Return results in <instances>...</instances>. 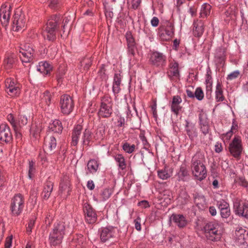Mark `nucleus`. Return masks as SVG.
Here are the masks:
<instances>
[{"label": "nucleus", "instance_id": "1", "mask_svg": "<svg viewBox=\"0 0 248 248\" xmlns=\"http://www.w3.org/2000/svg\"><path fill=\"white\" fill-rule=\"evenodd\" d=\"M191 169L193 176L197 180L201 181L206 177L207 170L201 154H197L192 157Z\"/></svg>", "mask_w": 248, "mask_h": 248}, {"label": "nucleus", "instance_id": "2", "mask_svg": "<svg viewBox=\"0 0 248 248\" xmlns=\"http://www.w3.org/2000/svg\"><path fill=\"white\" fill-rule=\"evenodd\" d=\"M68 225L62 221L56 222L49 235V242L51 245L60 244L65 234Z\"/></svg>", "mask_w": 248, "mask_h": 248}, {"label": "nucleus", "instance_id": "3", "mask_svg": "<svg viewBox=\"0 0 248 248\" xmlns=\"http://www.w3.org/2000/svg\"><path fill=\"white\" fill-rule=\"evenodd\" d=\"M61 19L60 15L54 16L50 19L46 24L43 35L45 39L50 41H53L56 38V33L58 25Z\"/></svg>", "mask_w": 248, "mask_h": 248}, {"label": "nucleus", "instance_id": "4", "mask_svg": "<svg viewBox=\"0 0 248 248\" xmlns=\"http://www.w3.org/2000/svg\"><path fill=\"white\" fill-rule=\"evenodd\" d=\"M112 100L110 97L106 95L101 99L100 107L98 112L99 117L108 118L112 113Z\"/></svg>", "mask_w": 248, "mask_h": 248}, {"label": "nucleus", "instance_id": "5", "mask_svg": "<svg viewBox=\"0 0 248 248\" xmlns=\"http://www.w3.org/2000/svg\"><path fill=\"white\" fill-rule=\"evenodd\" d=\"M228 148L233 157L239 158L243 150L241 138L238 136H235L230 142Z\"/></svg>", "mask_w": 248, "mask_h": 248}, {"label": "nucleus", "instance_id": "6", "mask_svg": "<svg viewBox=\"0 0 248 248\" xmlns=\"http://www.w3.org/2000/svg\"><path fill=\"white\" fill-rule=\"evenodd\" d=\"M59 105L61 112L64 115H69L75 106L72 98L68 94H63L61 96Z\"/></svg>", "mask_w": 248, "mask_h": 248}, {"label": "nucleus", "instance_id": "7", "mask_svg": "<svg viewBox=\"0 0 248 248\" xmlns=\"http://www.w3.org/2000/svg\"><path fill=\"white\" fill-rule=\"evenodd\" d=\"M233 210L239 217L248 219V201L235 199L233 201Z\"/></svg>", "mask_w": 248, "mask_h": 248}, {"label": "nucleus", "instance_id": "8", "mask_svg": "<svg viewBox=\"0 0 248 248\" xmlns=\"http://www.w3.org/2000/svg\"><path fill=\"white\" fill-rule=\"evenodd\" d=\"M174 31L173 24L168 21L162 24L158 28V35L163 40H168L171 38Z\"/></svg>", "mask_w": 248, "mask_h": 248}, {"label": "nucleus", "instance_id": "9", "mask_svg": "<svg viewBox=\"0 0 248 248\" xmlns=\"http://www.w3.org/2000/svg\"><path fill=\"white\" fill-rule=\"evenodd\" d=\"M149 61L153 66L159 68H164L167 64V57L163 53L158 51H154L150 54Z\"/></svg>", "mask_w": 248, "mask_h": 248}, {"label": "nucleus", "instance_id": "10", "mask_svg": "<svg viewBox=\"0 0 248 248\" xmlns=\"http://www.w3.org/2000/svg\"><path fill=\"white\" fill-rule=\"evenodd\" d=\"M26 24V19L24 14L20 11L16 12L12 22V30L15 31H18L24 30Z\"/></svg>", "mask_w": 248, "mask_h": 248}, {"label": "nucleus", "instance_id": "11", "mask_svg": "<svg viewBox=\"0 0 248 248\" xmlns=\"http://www.w3.org/2000/svg\"><path fill=\"white\" fill-rule=\"evenodd\" d=\"M24 207V197L21 194L16 195L11 202V211L15 216L19 215L22 211Z\"/></svg>", "mask_w": 248, "mask_h": 248}, {"label": "nucleus", "instance_id": "12", "mask_svg": "<svg viewBox=\"0 0 248 248\" xmlns=\"http://www.w3.org/2000/svg\"><path fill=\"white\" fill-rule=\"evenodd\" d=\"M5 90L9 95L14 97L20 93V85L14 79L7 78L5 82Z\"/></svg>", "mask_w": 248, "mask_h": 248}, {"label": "nucleus", "instance_id": "13", "mask_svg": "<svg viewBox=\"0 0 248 248\" xmlns=\"http://www.w3.org/2000/svg\"><path fill=\"white\" fill-rule=\"evenodd\" d=\"M117 234L118 229L115 227L109 226L103 228L100 231V239L102 242H105L115 238Z\"/></svg>", "mask_w": 248, "mask_h": 248}, {"label": "nucleus", "instance_id": "14", "mask_svg": "<svg viewBox=\"0 0 248 248\" xmlns=\"http://www.w3.org/2000/svg\"><path fill=\"white\" fill-rule=\"evenodd\" d=\"M11 15V6L4 4L0 9V21L2 25L6 27L9 24Z\"/></svg>", "mask_w": 248, "mask_h": 248}, {"label": "nucleus", "instance_id": "15", "mask_svg": "<svg viewBox=\"0 0 248 248\" xmlns=\"http://www.w3.org/2000/svg\"><path fill=\"white\" fill-rule=\"evenodd\" d=\"M13 139L10 127L6 124H2L0 125V141L5 143L10 142Z\"/></svg>", "mask_w": 248, "mask_h": 248}, {"label": "nucleus", "instance_id": "16", "mask_svg": "<svg viewBox=\"0 0 248 248\" xmlns=\"http://www.w3.org/2000/svg\"><path fill=\"white\" fill-rule=\"evenodd\" d=\"M83 210L86 221L89 224L95 223L97 219V215L93 208L90 204L86 203L84 205Z\"/></svg>", "mask_w": 248, "mask_h": 248}, {"label": "nucleus", "instance_id": "17", "mask_svg": "<svg viewBox=\"0 0 248 248\" xmlns=\"http://www.w3.org/2000/svg\"><path fill=\"white\" fill-rule=\"evenodd\" d=\"M185 128L186 134L191 140H194L198 137V131L195 124L186 120Z\"/></svg>", "mask_w": 248, "mask_h": 248}, {"label": "nucleus", "instance_id": "18", "mask_svg": "<svg viewBox=\"0 0 248 248\" xmlns=\"http://www.w3.org/2000/svg\"><path fill=\"white\" fill-rule=\"evenodd\" d=\"M235 240L238 245L247 244L248 232L242 227L236 228L234 235Z\"/></svg>", "mask_w": 248, "mask_h": 248}, {"label": "nucleus", "instance_id": "19", "mask_svg": "<svg viewBox=\"0 0 248 248\" xmlns=\"http://www.w3.org/2000/svg\"><path fill=\"white\" fill-rule=\"evenodd\" d=\"M226 50L224 47H217L214 54V62L217 66H223L226 59Z\"/></svg>", "mask_w": 248, "mask_h": 248}, {"label": "nucleus", "instance_id": "20", "mask_svg": "<svg viewBox=\"0 0 248 248\" xmlns=\"http://www.w3.org/2000/svg\"><path fill=\"white\" fill-rule=\"evenodd\" d=\"M170 221L180 228L186 227L188 222L185 216L181 214H173L170 217Z\"/></svg>", "mask_w": 248, "mask_h": 248}, {"label": "nucleus", "instance_id": "21", "mask_svg": "<svg viewBox=\"0 0 248 248\" xmlns=\"http://www.w3.org/2000/svg\"><path fill=\"white\" fill-rule=\"evenodd\" d=\"M167 75L170 79L179 78V64L174 60L170 61Z\"/></svg>", "mask_w": 248, "mask_h": 248}, {"label": "nucleus", "instance_id": "22", "mask_svg": "<svg viewBox=\"0 0 248 248\" xmlns=\"http://www.w3.org/2000/svg\"><path fill=\"white\" fill-rule=\"evenodd\" d=\"M16 62L17 57L15 54H7L4 60V67L7 70L12 69L16 67Z\"/></svg>", "mask_w": 248, "mask_h": 248}, {"label": "nucleus", "instance_id": "23", "mask_svg": "<svg viewBox=\"0 0 248 248\" xmlns=\"http://www.w3.org/2000/svg\"><path fill=\"white\" fill-rule=\"evenodd\" d=\"M200 130L204 135H207L209 131V125L206 114L201 112L199 115Z\"/></svg>", "mask_w": 248, "mask_h": 248}, {"label": "nucleus", "instance_id": "24", "mask_svg": "<svg viewBox=\"0 0 248 248\" xmlns=\"http://www.w3.org/2000/svg\"><path fill=\"white\" fill-rule=\"evenodd\" d=\"M182 102V99L180 96L175 95L173 96L170 104V110L176 115H177L182 109V107L180 106Z\"/></svg>", "mask_w": 248, "mask_h": 248}, {"label": "nucleus", "instance_id": "25", "mask_svg": "<svg viewBox=\"0 0 248 248\" xmlns=\"http://www.w3.org/2000/svg\"><path fill=\"white\" fill-rule=\"evenodd\" d=\"M19 57L23 63H28L32 62L34 50L33 49H29L27 50H19Z\"/></svg>", "mask_w": 248, "mask_h": 248}, {"label": "nucleus", "instance_id": "26", "mask_svg": "<svg viewBox=\"0 0 248 248\" xmlns=\"http://www.w3.org/2000/svg\"><path fill=\"white\" fill-rule=\"evenodd\" d=\"M189 173L185 165H182L177 171L175 177L178 181L185 182L189 179Z\"/></svg>", "mask_w": 248, "mask_h": 248}, {"label": "nucleus", "instance_id": "27", "mask_svg": "<svg viewBox=\"0 0 248 248\" xmlns=\"http://www.w3.org/2000/svg\"><path fill=\"white\" fill-rule=\"evenodd\" d=\"M57 145L56 138L53 136H47L44 140V148L46 150L53 151Z\"/></svg>", "mask_w": 248, "mask_h": 248}, {"label": "nucleus", "instance_id": "28", "mask_svg": "<svg viewBox=\"0 0 248 248\" xmlns=\"http://www.w3.org/2000/svg\"><path fill=\"white\" fill-rule=\"evenodd\" d=\"M220 226L219 223L215 222H210L206 223L202 229L205 237H209L210 233L219 228Z\"/></svg>", "mask_w": 248, "mask_h": 248}, {"label": "nucleus", "instance_id": "29", "mask_svg": "<svg viewBox=\"0 0 248 248\" xmlns=\"http://www.w3.org/2000/svg\"><path fill=\"white\" fill-rule=\"evenodd\" d=\"M223 232V229L221 225L215 230L214 231L210 233L209 237H206V238L210 241L217 242L220 240Z\"/></svg>", "mask_w": 248, "mask_h": 248}, {"label": "nucleus", "instance_id": "30", "mask_svg": "<svg viewBox=\"0 0 248 248\" xmlns=\"http://www.w3.org/2000/svg\"><path fill=\"white\" fill-rule=\"evenodd\" d=\"M99 166V163L98 161L95 159H90L88 162L87 165V170L86 171V174H94L98 170Z\"/></svg>", "mask_w": 248, "mask_h": 248}, {"label": "nucleus", "instance_id": "31", "mask_svg": "<svg viewBox=\"0 0 248 248\" xmlns=\"http://www.w3.org/2000/svg\"><path fill=\"white\" fill-rule=\"evenodd\" d=\"M193 34L196 37H200L204 31V24L202 21H196L193 23Z\"/></svg>", "mask_w": 248, "mask_h": 248}, {"label": "nucleus", "instance_id": "32", "mask_svg": "<svg viewBox=\"0 0 248 248\" xmlns=\"http://www.w3.org/2000/svg\"><path fill=\"white\" fill-rule=\"evenodd\" d=\"M52 69L51 65L46 62H41L37 66V70L44 75L49 74Z\"/></svg>", "mask_w": 248, "mask_h": 248}, {"label": "nucleus", "instance_id": "33", "mask_svg": "<svg viewBox=\"0 0 248 248\" xmlns=\"http://www.w3.org/2000/svg\"><path fill=\"white\" fill-rule=\"evenodd\" d=\"M82 126L80 124H77L73 131L72 136V144L76 146L78 143L79 138L81 133Z\"/></svg>", "mask_w": 248, "mask_h": 248}, {"label": "nucleus", "instance_id": "34", "mask_svg": "<svg viewBox=\"0 0 248 248\" xmlns=\"http://www.w3.org/2000/svg\"><path fill=\"white\" fill-rule=\"evenodd\" d=\"M53 188V184L52 182H47L44 187L43 191L42 193V197L43 200H47L50 196Z\"/></svg>", "mask_w": 248, "mask_h": 248}, {"label": "nucleus", "instance_id": "35", "mask_svg": "<svg viewBox=\"0 0 248 248\" xmlns=\"http://www.w3.org/2000/svg\"><path fill=\"white\" fill-rule=\"evenodd\" d=\"M119 170H123L126 168V162L124 155L122 154H117L114 156Z\"/></svg>", "mask_w": 248, "mask_h": 248}, {"label": "nucleus", "instance_id": "36", "mask_svg": "<svg viewBox=\"0 0 248 248\" xmlns=\"http://www.w3.org/2000/svg\"><path fill=\"white\" fill-rule=\"evenodd\" d=\"M121 83V76L119 74H115L114 77L112 90L114 94L118 93L120 90Z\"/></svg>", "mask_w": 248, "mask_h": 248}, {"label": "nucleus", "instance_id": "37", "mask_svg": "<svg viewBox=\"0 0 248 248\" xmlns=\"http://www.w3.org/2000/svg\"><path fill=\"white\" fill-rule=\"evenodd\" d=\"M223 91L222 88L221 84L217 82L216 87V99L217 102H222L224 100L225 97L223 95Z\"/></svg>", "mask_w": 248, "mask_h": 248}, {"label": "nucleus", "instance_id": "38", "mask_svg": "<svg viewBox=\"0 0 248 248\" xmlns=\"http://www.w3.org/2000/svg\"><path fill=\"white\" fill-rule=\"evenodd\" d=\"M49 128L52 131L58 133L62 132L63 129L62 123L58 120H55L50 124Z\"/></svg>", "mask_w": 248, "mask_h": 248}, {"label": "nucleus", "instance_id": "39", "mask_svg": "<svg viewBox=\"0 0 248 248\" xmlns=\"http://www.w3.org/2000/svg\"><path fill=\"white\" fill-rule=\"evenodd\" d=\"M194 202L196 205L200 208H204L206 204L204 196L199 194H195L194 196Z\"/></svg>", "mask_w": 248, "mask_h": 248}, {"label": "nucleus", "instance_id": "40", "mask_svg": "<svg viewBox=\"0 0 248 248\" xmlns=\"http://www.w3.org/2000/svg\"><path fill=\"white\" fill-rule=\"evenodd\" d=\"M112 194L111 189L105 188L102 190L99 195V200L100 202H104L109 198Z\"/></svg>", "mask_w": 248, "mask_h": 248}, {"label": "nucleus", "instance_id": "41", "mask_svg": "<svg viewBox=\"0 0 248 248\" xmlns=\"http://www.w3.org/2000/svg\"><path fill=\"white\" fill-rule=\"evenodd\" d=\"M51 97L52 95L50 92L48 91H46L40 96L41 103L46 104L47 106H49L50 104Z\"/></svg>", "mask_w": 248, "mask_h": 248}, {"label": "nucleus", "instance_id": "42", "mask_svg": "<svg viewBox=\"0 0 248 248\" xmlns=\"http://www.w3.org/2000/svg\"><path fill=\"white\" fill-rule=\"evenodd\" d=\"M211 6L207 3H203L201 7L200 16L202 17H205L210 14Z\"/></svg>", "mask_w": 248, "mask_h": 248}, {"label": "nucleus", "instance_id": "43", "mask_svg": "<svg viewBox=\"0 0 248 248\" xmlns=\"http://www.w3.org/2000/svg\"><path fill=\"white\" fill-rule=\"evenodd\" d=\"M122 148L125 153L132 154L136 150V145L135 144H131L127 142H125L123 144Z\"/></svg>", "mask_w": 248, "mask_h": 248}, {"label": "nucleus", "instance_id": "44", "mask_svg": "<svg viewBox=\"0 0 248 248\" xmlns=\"http://www.w3.org/2000/svg\"><path fill=\"white\" fill-rule=\"evenodd\" d=\"M91 132L88 129H85L81 137V142L83 144L88 145L91 138Z\"/></svg>", "mask_w": 248, "mask_h": 248}, {"label": "nucleus", "instance_id": "45", "mask_svg": "<svg viewBox=\"0 0 248 248\" xmlns=\"http://www.w3.org/2000/svg\"><path fill=\"white\" fill-rule=\"evenodd\" d=\"M36 172V167L35 162L33 161H29L28 177L30 179H31Z\"/></svg>", "mask_w": 248, "mask_h": 248}, {"label": "nucleus", "instance_id": "46", "mask_svg": "<svg viewBox=\"0 0 248 248\" xmlns=\"http://www.w3.org/2000/svg\"><path fill=\"white\" fill-rule=\"evenodd\" d=\"M92 62L90 58H85L80 62L81 66L83 67L84 70H87L91 66Z\"/></svg>", "mask_w": 248, "mask_h": 248}, {"label": "nucleus", "instance_id": "47", "mask_svg": "<svg viewBox=\"0 0 248 248\" xmlns=\"http://www.w3.org/2000/svg\"><path fill=\"white\" fill-rule=\"evenodd\" d=\"M116 126L118 127L124 126L125 124V119L120 115H116Z\"/></svg>", "mask_w": 248, "mask_h": 248}, {"label": "nucleus", "instance_id": "48", "mask_svg": "<svg viewBox=\"0 0 248 248\" xmlns=\"http://www.w3.org/2000/svg\"><path fill=\"white\" fill-rule=\"evenodd\" d=\"M195 97H196L198 100L201 101L202 100L204 97L203 92L201 88H197L194 93Z\"/></svg>", "mask_w": 248, "mask_h": 248}, {"label": "nucleus", "instance_id": "49", "mask_svg": "<svg viewBox=\"0 0 248 248\" xmlns=\"http://www.w3.org/2000/svg\"><path fill=\"white\" fill-rule=\"evenodd\" d=\"M28 123V118L27 116L24 114H21L19 116V120L18 125L20 126V127L22 126L26 125Z\"/></svg>", "mask_w": 248, "mask_h": 248}, {"label": "nucleus", "instance_id": "50", "mask_svg": "<svg viewBox=\"0 0 248 248\" xmlns=\"http://www.w3.org/2000/svg\"><path fill=\"white\" fill-rule=\"evenodd\" d=\"M158 177L162 180H166L170 177V175L166 170H161L158 171Z\"/></svg>", "mask_w": 248, "mask_h": 248}, {"label": "nucleus", "instance_id": "51", "mask_svg": "<svg viewBox=\"0 0 248 248\" xmlns=\"http://www.w3.org/2000/svg\"><path fill=\"white\" fill-rule=\"evenodd\" d=\"M7 120L12 126L13 128L19 126L18 125L17 122L15 120L13 115L12 114H9L7 115Z\"/></svg>", "mask_w": 248, "mask_h": 248}, {"label": "nucleus", "instance_id": "52", "mask_svg": "<svg viewBox=\"0 0 248 248\" xmlns=\"http://www.w3.org/2000/svg\"><path fill=\"white\" fill-rule=\"evenodd\" d=\"M211 70L209 67L206 69V74L205 77V84L207 83H213L212 78L211 77Z\"/></svg>", "mask_w": 248, "mask_h": 248}, {"label": "nucleus", "instance_id": "53", "mask_svg": "<svg viewBox=\"0 0 248 248\" xmlns=\"http://www.w3.org/2000/svg\"><path fill=\"white\" fill-rule=\"evenodd\" d=\"M125 37L128 46L130 47L133 46L134 45V40L131 33L130 32H127Z\"/></svg>", "mask_w": 248, "mask_h": 248}, {"label": "nucleus", "instance_id": "54", "mask_svg": "<svg viewBox=\"0 0 248 248\" xmlns=\"http://www.w3.org/2000/svg\"><path fill=\"white\" fill-rule=\"evenodd\" d=\"M35 218L32 217L30 220L28 226L27 227V232L29 234H30L32 232V229L33 228L35 224Z\"/></svg>", "mask_w": 248, "mask_h": 248}, {"label": "nucleus", "instance_id": "55", "mask_svg": "<svg viewBox=\"0 0 248 248\" xmlns=\"http://www.w3.org/2000/svg\"><path fill=\"white\" fill-rule=\"evenodd\" d=\"M220 211L221 216L223 218H227L230 215V209L229 206Z\"/></svg>", "mask_w": 248, "mask_h": 248}, {"label": "nucleus", "instance_id": "56", "mask_svg": "<svg viewBox=\"0 0 248 248\" xmlns=\"http://www.w3.org/2000/svg\"><path fill=\"white\" fill-rule=\"evenodd\" d=\"M239 74L240 72L238 70L234 71L228 75L227 79L230 80H233L236 78Z\"/></svg>", "mask_w": 248, "mask_h": 248}, {"label": "nucleus", "instance_id": "57", "mask_svg": "<svg viewBox=\"0 0 248 248\" xmlns=\"http://www.w3.org/2000/svg\"><path fill=\"white\" fill-rule=\"evenodd\" d=\"M217 205L220 210L225 209L229 206V204L224 200H220L217 202Z\"/></svg>", "mask_w": 248, "mask_h": 248}, {"label": "nucleus", "instance_id": "58", "mask_svg": "<svg viewBox=\"0 0 248 248\" xmlns=\"http://www.w3.org/2000/svg\"><path fill=\"white\" fill-rule=\"evenodd\" d=\"M21 127L19 125L15 128H14L13 129L15 131V136L16 139L20 140L22 137V134L21 132Z\"/></svg>", "mask_w": 248, "mask_h": 248}, {"label": "nucleus", "instance_id": "59", "mask_svg": "<svg viewBox=\"0 0 248 248\" xmlns=\"http://www.w3.org/2000/svg\"><path fill=\"white\" fill-rule=\"evenodd\" d=\"M135 224V227L136 229L140 231L141 230V225H140V218L138 217L136 219H135L134 221Z\"/></svg>", "mask_w": 248, "mask_h": 248}, {"label": "nucleus", "instance_id": "60", "mask_svg": "<svg viewBox=\"0 0 248 248\" xmlns=\"http://www.w3.org/2000/svg\"><path fill=\"white\" fill-rule=\"evenodd\" d=\"M12 235L8 237L5 241V248H10L12 243Z\"/></svg>", "mask_w": 248, "mask_h": 248}, {"label": "nucleus", "instance_id": "61", "mask_svg": "<svg viewBox=\"0 0 248 248\" xmlns=\"http://www.w3.org/2000/svg\"><path fill=\"white\" fill-rule=\"evenodd\" d=\"M140 138L141 141H142V143L145 146V147H147L148 146L149 144L147 142V139L146 137H145L144 135L143 134L141 133L140 135Z\"/></svg>", "mask_w": 248, "mask_h": 248}, {"label": "nucleus", "instance_id": "62", "mask_svg": "<svg viewBox=\"0 0 248 248\" xmlns=\"http://www.w3.org/2000/svg\"><path fill=\"white\" fill-rule=\"evenodd\" d=\"M58 4V0H49V6L51 8H55L57 7Z\"/></svg>", "mask_w": 248, "mask_h": 248}, {"label": "nucleus", "instance_id": "63", "mask_svg": "<svg viewBox=\"0 0 248 248\" xmlns=\"http://www.w3.org/2000/svg\"><path fill=\"white\" fill-rule=\"evenodd\" d=\"M215 151L217 153H219L222 151V146L221 143H216L215 146Z\"/></svg>", "mask_w": 248, "mask_h": 248}, {"label": "nucleus", "instance_id": "64", "mask_svg": "<svg viewBox=\"0 0 248 248\" xmlns=\"http://www.w3.org/2000/svg\"><path fill=\"white\" fill-rule=\"evenodd\" d=\"M159 23V19L157 17L154 16L151 20V24L153 27H157Z\"/></svg>", "mask_w": 248, "mask_h": 248}]
</instances>
